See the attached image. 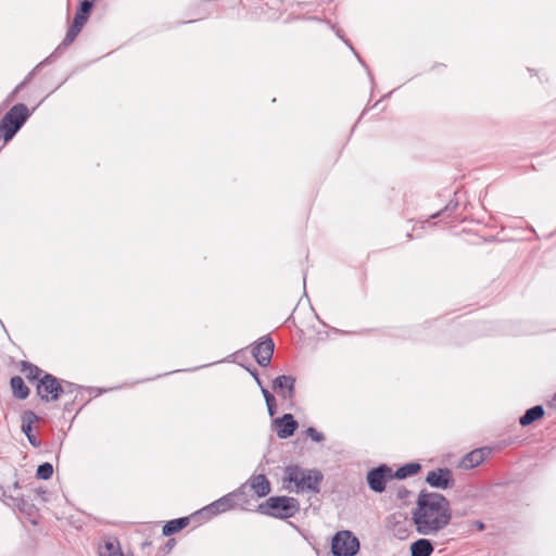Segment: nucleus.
<instances>
[{"mask_svg":"<svg viewBox=\"0 0 556 556\" xmlns=\"http://www.w3.org/2000/svg\"><path fill=\"white\" fill-rule=\"evenodd\" d=\"M80 2H87L91 5V9L93 8V1L92 0H81Z\"/></svg>","mask_w":556,"mask_h":556,"instance_id":"36","label":"nucleus"},{"mask_svg":"<svg viewBox=\"0 0 556 556\" xmlns=\"http://www.w3.org/2000/svg\"><path fill=\"white\" fill-rule=\"evenodd\" d=\"M274 349H275V343H274L273 339L268 336H265L253 348L252 355L260 366L266 367L270 364V361H271V357L274 354Z\"/></svg>","mask_w":556,"mask_h":556,"instance_id":"9","label":"nucleus"},{"mask_svg":"<svg viewBox=\"0 0 556 556\" xmlns=\"http://www.w3.org/2000/svg\"><path fill=\"white\" fill-rule=\"evenodd\" d=\"M10 387L15 399L25 400L28 397L30 391L29 388L25 384L22 377H12L10 379Z\"/></svg>","mask_w":556,"mask_h":556,"instance_id":"19","label":"nucleus"},{"mask_svg":"<svg viewBox=\"0 0 556 556\" xmlns=\"http://www.w3.org/2000/svg\"><path fill=\"white\" fill-rule=\"evenodd\" d=\"M426 482L435 489L445 490L453 485L454 480L452 470L448 468H438L428 472Z\"/></svg>","mask_w":556,"mask_h":556,"instance_id":"10","label":"nucleus"},{"mask_svg":"<svg viewBox=\"0 0 556 556\" xmlns=\"http://www.w3.org/2000/svg\"><path fill=\"white\" fill-rule=\"evenodd\" d=\"M323 473L319 470H304L299 466H288L285 479L294 483L298 491L319 492V484L323 481Z\"/></svg>","mask_w":556,"mask_h":556,"instance_id":"4","label":"nucleus"},{"mask_svg":"<svg viewBox=\"0 0 556 556\" xmlns=\"http://www.w3.org/2000/svg\"><path fill=\"white\" fill-rule=\"evenodd\" d=\"M544 413L542 405H535L525 412V414L519 418V422L522 427H527L541 419L544 416Z\"/></svg>","mask_w":556,"mask_h":556,"instance_id":"20","label":"nucleus"},{"mask_svg":"<svg viewBox=\"0 0 556 556\" xmlns=\"http://www.w3.org/2000/svg\"><path fill=\"white\" fill-rule=\"evenodd\" d=\"M13 488H14V489H18V488H20V483L16 481V482L13 484Z\"/></svg>","mask_w":556,"mask_h":556,"instance_id":"38","label":"nucleus"},{"mask_svg":"<svg viewBox=\"0 0 556 556\" xmlns=\"http://www.w3.org/2000/svg\"><path fill=\"white\" fill-rule=\"evenodd\" d=\"M91 12V5L87 2H80L75 13L72 25L70 26L62 43L56 48V51L66 48L74 42L84 25L86 24Z\"/></svg>","mask_w":556,"mask_h":556,"instance_id":"6","label":"nucleus"},{"mask_svg":"<svg viewBox=\"0 0 556 556\" xmlns=\"http://www.w3.org/2000/svg\"><path fill=\"white\" fill-rule=\"evenodd\" d=\"M61 388L63 389V394H67L73 393L77 387L70 381L61 380Z\"/></svg>","mask_w":556,"mask_h":556,"instance_id":"30","label":"nucleus"},{"mask_svg":"<svg viewBox=\"0 0 556 556\" xmlns=\"http://www.w3.org/2000/svg\"><path fill=\"white\" fill-rule=\"evenodd\" d=\"M99 556H123L119 542L115 538H109L99 546Z\"/></svg>","mask_w":556,"mask_h":556,"instance_id":"21","label":"nucleus"},{"mask_svg":"<svg viewBox=\"0 0 556 556\" xmlns=\"http://www.w3.org/2000/svg\"><path fill=\"white\" fill-rule=\"evenodd\" d=\"M472 525L476 527V529H477L478 531H482V530H484V529H485V525H484L482 521H480V520H476V521H473V523H472Z\"/></svg>","mask_w":556,"mask_h":556,"instance_id":"32","label":"nucleus"},{"mask_svg":"<svg viewBox=\"0 0 556 556\" xmlns=\"http://www.w3.org/2000/svg\"><path fill=\"white\" fill-rule=\"evenodd\" d=\"M262 394L265 399L267 410L270 417L277 412V404L275 396L264 387H262Z\"/></svg>","mask_w":556,"mask_h":556,"instance_id":"26","label":"nucleus"},{"mask_svg":"<svg viewBox=\"0 0 556 556\" xmlns=\"http://www.w3.org/2000/svg\"><path fill=\"white\" fill-rule=\"evenodd\" d=\"M273 425L276 428L279 439H288L294 434L299 424L290 413L283 414L281 417L275 418Z\"/></svg>","mask_w":556,"mask_h":556,"instance_id":"11","label":"nucleus"},{"mask_svg":"<svg viewBox=\"0 0 556 556\" xmlns=\"http://www.w3.org/2000/svg\"><path fill=\"white\" fill-rule=\"evenodd\" d=\"M409 494V491L405 488H400L396 492V496L399 500H405Z\"/></svg>","mask_w":556,"mask_h":556,"instance_id":"31","label":"nucleus"},{"mask_svg":"<svg viewBox=\"0 0 556 556\" xmlns=\"http://www.w3.org/2000/svg\"><path fill=\"white\" fill-rule=\"evenodd\" d=\"M490 453L486 448H477L467 453L462 460V466L466 469L473 468L483 463L485 456Z\"/></svg>","mask_w":556,"mask_h":556,"instance_id":"16","label":"nucleus"},{"mask_svg":"<svg viewBox=\"0 0 556 556\" xmlns=\"http://www.w3.org/2000/svg\"><path fill=\"white\" fill-rule=\"evenodd\" d=\"M420 469L421 465L419 463H407L393 471V477L394 479L403 480L418 473Z\"/></svg>","mask_w":556,"mask_h":556,"instance_id":"22","label":"nucleus"},{"mask_svg":"<svg viewBox=\"0 0 556 556\" xmlns=\"http://www.w3.org/2000/svg\"><path fill=\"white\" fill-rule=\"evenodd\" d=\"M295 378L293 376H278L273 381L274 391L278 392L282 399L292 400L295 394Z\"/></svg>","mask_w":556,"mask_h":556,"instance_id":"12","label":"nucleus"},{"mask_svg":"<svg viewBox=\"0 0 556 556\" xmlns=\"http://www.w3.org/2000/svg\"><path fill=\"white\" fill-rule=\"evenodd\" d=\"M3 497L8 505H10L12 507H16L21 511H23L25 509L26 501L23 497L8 495L5 491L3 492Z\"/></svg>","mask_w":556,"mask_h":556,"instance_id":"28","label":"nucleus"},{"mask_svg":"<svg viewBox=\"0 0 556 556\" xmlns=\"http://www.w3.org/2000/svg\"><path fill=\"white\" fill-rule=\"evenodd\" d=\"M36 391L40 400L45 402L56 401L63 394L61 380L51 374H43L36 384Z\"/></svg>","mask_w":556,"mask_h":556,"instance_id":"7","label":"nucleus"},{"mask_svg":"<svg viewBox=\"0 0 556 556\" xmlns=\"http://www.w3.org/2000/svg\"><path fill=\"white\" fill-rule=\"evenodd\" d=\"M247 483L257 497H264L270 493V482L265 475L252 476Z\"/></svg>","mask_w":556,"mask_h":556,"instance_id":"15","label":"nucleus"},{"mask_svg":"<svg viewBox=\"0 0 556 556\" xmlns=\"http://www.w3.org/2000/svg\"><path fill=\"white\" fill-rule=\"evenodd\" d=\"M248 483L242 484L233 492H230L229 494H235V501L237 504L241 505L242 507L249 503L248 501V491H249Z\"/></svg>","mask_w":556,"mask_h":556,"instance_id":"25","label":"nucleus"},{"mask_svg":"<svg viewBox=\"0 0 556 556\" xmlns=\"http://www.w3.org/2000/svg\"><path fill=\"white\" fill-rule=\"evenodd\" d=\"M306 435L311 438L314 442H323L325 440V435L317 431L314 427H308L306 429Z\"/></svg>","mask_w":556,"mask_h":556,"instance_id":"29","label":"nucleus"},{"mask_svg":"<svg viewBox=\"0 0 556 556\" xmlns=\"http://www.w3.org/2000/svg\"><path fill=\"white\" fill-rule=\"evenodd\" d=\"M174 546V540H169L167 543H166V546H165V549L168 552L173 548Z\"/></svg>","mask_w":556,"mask_h":556,"instance_id":"34","label":"nucleus"},{"mask_svg":"<svg viewBox=\"0 0 556 556\" xmlns=\"http://www.w3.org/2000/svg\"><path fill=\"white\" fill-rule=\"evenodd\" d=\"M30 112L24 103L13 105L1 118L0 140L9 142L29 118Z\"/></svg>","mask_w":556,"mask_h":556,"instance_id":"3","label":"nucleus"},{"mask_svg":"<svg viewBox=\"0 0 556 556\" xmlns=\"http://www.w3.org/2000/svg\"><path fill=\"white\" fill-rule=\"evenodd\" d=\"M397 518H402V515H392V532L393 535L399 540H406L409 534L410 530L406 523V520H400Z\"/></svg>","mask_w":556,"mask_h":556,"instance_id":"18","label":"nucleus"},{"mask_svg":"<svg viewBox=\"0 0 556 556\" xmlns=\"http://www.w3.org/2000/svg\"><path fill=\"white\" fill-rule=\"evenodd\" d=\"M452 518L450 501L437 492L421 491L412 511L416 531L421 535H435L447 527Z\"/></svg>","mask_w":556,"mask_h":556,"instance_id":"1","label":"nucleus"},{"mask_svg":"<svg viewBox=\"0 0 556 556\" xmlns=\"http://www.w3.org/2000/svg\"><path fill=\"white\" fill-rule=\"evenodd\" d=\"M237 505L235 501V494H226L225 496L218 498L217 501L211 503L205 506L200 513L210 514L211 516L218 515L220 513H225Z\"/></svg>","mask_w":556,"mask_h":556,"instance_id":"13","label":"nucleus"},{"mask_svg":"<svg viewBox=\"0 0 556 556\" xmlns=\"http://www.w3.org/2000/svg\"><path fill=\"white\" fill-rule=\"evenodd\" d=\"M361 549L358 538L350 530H340L331 540V554L333 556H355Z\"/></svg>","mask_w":556,"mask_h":556,"instance_id":"5","label":"nucleus"},{"mask_svg":"<svg viewBox=\"0 0 556 556\" xmlns=\"http://www.w3.org/2000/svg\"><path fill=\"white\" fill-rule=\"evenodd\" d=\"M392 479H394L393 470L387 464H381L371 468L366 475L368 488L375 493L384 492L388 481H391Z\"/></svg>","mask_w":556,"mask_h":556,"instance_id":"8","label":"nucleus"},{"mask_svg":"<svg viewBox=\"0 0 556 556\" xmlns=\"http://www.w3.org/2000/svg\"><path fill=\"white\" fill-rule=\"evenodd\" d=\"M553 401H554V402H556V392H555V395H554V397H553Z\"/></svg>","mask_w":556,"mask_h":556,"instance_id":"39","label":"nucleus"},{"mask_svg":"<svg viewBox=\"0 0 556 556\" xmlns=\"http://www.w3.org/2000/svg\"><path fill=\"white\" fill-rule=\"evenodd\" d=\"M434 551L432 542L428 539H418L410 545V556H431Z\"/></svg>","mask_w":556,"mask_h":556,"instance_id":"17","label":"nucleus"},{"mask_svg":"<svg viewBox=\"0 0 556 556\" xmlns=\"http://www.w3.org/2000/svg\"><path fill=\"white\" fill-rule=\"evenodd\" d=\"M30 76H31V74H29V75L26 77V79H25L22 84H20V85L16 87L15 91H18V90H20V89H21V88L26 84V81L30 78Z\"/></svg>","mask_w":556,"mask_h":556,"instance_id":"35","label":"nucleus"},{"mask_svg":"<svg viewBox=\"0 0 556 556\" xmlns=\"http://www.w3.org/2000/svg\"><path fill=\"white\" fill-rule=\"evenodd\" d=\"M441 214H442V212H438V213L433 214L431 217L435 218V217L440 216Z\"/></svg>","mask_w":556,"mask_h":556,"instance_id":"37","label":"nucleus"},{"mask_svg":"<svg viewBox=\"0 0 556 556\" xmlns=\"http://www.w3.org/2000/svg\"><path fill=\"white\" fill-rule=\"evenodd\" d=\"M52 475H53V466H52V464H50L48 462L39 465L37 468V471H36V478L42 479V480L50 479L52 477Z\"/></svg>","mask_w":556,"mask_h":556,"instance_id":"27","label":"nucleus"},{"mask_svg":"<svg viewBox=\"0 0 556 556\" xmlns=\"http://www.w3.org/2000/svg\"><path fill=\"white\" fill-rule=\"evenodd\" d=\"M251 374H252V376L254 377V379H255V381L257 382V384L262 388V387H263V384H262V380L260 379L257 371H256V370H254V371H253V372H251Z\"/></svg>","mask_w":556,"mask_h":556,"instance_id":"33","label":"nucleus"},{"mask_svg":"<svg viewBox=\"0 0 556 556\" xmlns=\"http://www.w3.org/2000/svg\"><path fill=\"white\" fill-rule=\"evenodd\" d=\"M189 525L188 517H181L167 521L163 527V534L168 536L179 532Z\"/></svg>","mask_w":556,"mask_h":556,"instance_id":"24","label":"nucleus"},{"mask_svg":"<svg viewBox=\"0 0 556 556\" xmlns=\"http://www.w3.org/2000/svg\"><path fill=\"white\" fill-rule=\"evenodd\" d=\"M21 371L25 375L28 381H39V379L46 374L38 366L27 362H21Z\"/></svg>","mask_w":556,"mask_h":556,"instance_id":"23","label":"nucleus"},{"mask_svg":"<svg viewBox=\"0 0 556 556\" xmlns=\"http://www.w3.org/2000/svg\"><path fill=\"white\" fill-rule=\"evenodd\" d=\"M299 509V501L288 496H271L257 507L258 513L279 519L293 517Z\"/></svg>","mask_w":556,"mask_h":556,"instance_id":"2","label":"nucleus"},{"mask_svg":"<svg viewBox=\"0 0 556 556\" xmlns=\"http://www.w3.org/2000/svg\"><path fill=\"white\" fill-rule=\"evenodd\" d=\"M39 419V417L33 410L24 412L22 416V431L27 437L29 443L38 447L40 442L37 440L36 435L33 434V425Z\"/></svg>","mask_w":556,"mask_h":556,"instance_id":"14","label":"nucleus"}]
</instances>
